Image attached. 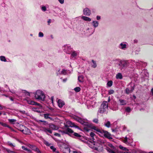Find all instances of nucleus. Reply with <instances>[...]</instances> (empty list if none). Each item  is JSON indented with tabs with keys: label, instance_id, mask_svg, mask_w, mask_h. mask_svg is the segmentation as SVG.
Listing matches in <instances>:
<instances>
[{
	"label": "nucleus",
	"instance_id": "nucleus-1",
	"mask_svg": "<svg viewBox=\"0 0 153 153\" xmlns=\"http://www.w3.org/2000/svg\"><path fill=\"white\" fill-rule=\"evenodd\" d=\"M108 103L106 101L102 103L98 111V113L103 114L107 113L108 110Z\"/></svg>",
	"mask_w": 153,
	"mask_h": 153
},
{
	"label": "nucleus",
	"instance_id": "nucleus-2",
	"mask_svg": "<svg viewBox=\"0 0 153 153\" xmlns=\"http://www.w3.org/2000/svg\"><path fill=\"white\" fill-rule=\"evenodd\" d=\"M33 94L36 99L43 101L44 100L45 97V95L42 91L38 90Z\"/></svg>",
	"mask_w": 153,
	"mask_h": 153
},
{
	"label": "nucleus",
	"instance_id": "nucleus-3",
	"mask_svg": "<svg viewBox=\"0 0 153 153\" xmlns=\"http://www.w3.org/2000/svg\"><path fill=\"white\" fill-rule=\"evenodd\" d=\"M83 142L88 144L91 148L96 150H98V148L95 146L94 141L85 139Z\"/></svg>",
	"mask_w": 153,
	"mask_h": 153
},
{
	"label": "nucleus",
	"instance_id": "nucleus-4",
	"mask_svg": "<svg viewBox=\"0 0 153 153\" xmlns=\"http://www.w3.org/2000/svg\"><path fill=\"white\" fill-rule=\"evenodd\" d=\"M133 60H131L130 61H120L118 63V65L120 66V68L122 70L126 68L128 66L129 62H133Z\"/></svg>",
	"mask_w": 153,
	"mask_h": 153
},
{
	"label": "nucleus",
	"instance_id": "nucleus-5",
	"mask_svg": "<svg viewBox=\"0 0 153 153\" xmlns=\"http://www.w3.org/2000/svg\"><path fill=\"white\" fill-rule=\"evenodd\" d=\"M108 146H109L106 147V149L109 153H117L118 152L115 147L110 143H108Z\"/></svg>",
	"mask_w": 153,
	"mask_h": 153
},
{
	"label": "nucleus",
	"instance_id": "nucleus-6",
	"mask_svg": "<svg viewBox=\"0 0 153 153\" xmlns=\"http://www.w3.org/2000/svg\"><path fill=\"white\" fill-rule=\"evenodd\" d=\"M62 48L64 51L67 53L70 54L72 52V48L69 45H65Z\"/></svg>",
	"mask_w": 153,
	"mask_h": 153
},
{
	"label": "nucleus",
	"instance_id": "nucleus-7",
	"mask_svg": "<svg viewBox=\"0 0 153 153\" xmlns=\"http://www.w3.org/2000/svg\"><path fill=\"white\" fill-rule=\"evenodd\" d=\"M123 142L126 144H130L133 142V139L129 136H126L124 139L123 140Z\"/></svg>",
	"mask_w": 153,
	"mask_h": 153
},
{
	"label": "nucleus",
	"instance_id": "nucleus-8",
	"mask_svg": "<svg viewBox=\"0 0 153 153\" xmlns=\"http://www.w3.org/2000/svg\"><path fill=\"white\" fill-rule=\"evenodd\" d=\"M128 47V44L126 42H122L118 45V48L122 50H125Z\"/></svg>",
	"mask_w": 153,
	"mask_h": 153
},
{
	"label": "nucleus",
	"instance_id": "nucleus-9",
	"mask_svg": "<svg viewBox=\"0 0 153 153\" xmlns=\"http://www.w3.org/2000/svg\"><path fill=\"white\" fill-rule=\"evenodd\" d=\"M101 134H103L104 137L109 139L111 140L112 138L111 135L106 131L102 130Z\"/></svg>",
	"mask_w": 153,
	"mask_h": 153
},
{
	"label": "nucleus",
	"instance_id": "nucleus-10",
	"mask_svg": "<svg viewBox=\"0 0 153 153\" xmlns=\"http://www.w3.org/2000/svg\"><path fill=\"white\" fill-rule=\"evenodd\" d=\"M83 14L87 16H89L91 14V10L88 8L86 7L83 10Z\"/></svg>",
	"mask_w": 153,
	"mask_h": 153
},
{
	"label": "nucleus",
	"instance_id": "nucleus-11",
	"mask_svg": "<svg viewBox=\"0 0 153 153\" xmlns=\"http://www.w3.org/2000/svg\"><path fill=\"white\" fill-rule=\"evenodd\" d=\"M73 135L74 136L77 138H79V139L83 142L85 139V138L82 136H81V135L76 133L74 132Z\"/></svg>",
	"mask_w": 153,
	"mask_h": 153
},
{
	"label": "nucleus",
	"instance_id": "nucleus-12",
	"mask_svg": "<svg viewBox=\"0 0 153 153\" xmlns=\"http://www.w3.org/2000/svg\"><path fill=\"white\" fill-rule=\"evenodd\" d=\"M27 101L28 104H29L33 105H37L39 106L40 107H42L40 104L38 103L37 102H35L34 101L31 100H27Z\"/></svg>",
	"mask_w": 153,
	"mask_h": 153
},
{
	"label": "nucleus",
	"instance_id": "nucleus-13",
	"mask_svg": "<svg viewBox=\"0 0 153 153\" xmlns=\"http://www.w3.org/2000/svg\"><path fill=\"white\" fill-rule=\"evenodd\" d=\"M66 134L68 135L71 136L73 135L74 132V131L71 128H67L66 129Z\"/></svg>",
	"mask_w": 153,
	"mask_h": 153
},
{
	"label": "nucleus",
	"instance_id": "nucleus-14",
	"mask_svg": "<svg viewBox=\"0 0 153 153\" xmlns=\"http://www.w3.org/2000/svg\"><path fill=\"white\" fill-rule=\"evenodd\" d=\"M133 62L135 63L137 65H142L143 66L145 67L146 65V63L142 62H137L133 60Z\"/></svg>",
	"mask_w": 153,
	"mask_h": 153
},
{
	"label": "nucleus",
	"instance_id": "nucleus-15",
	"mask_svg": "<svg viewBox=\"0 0 153 153\" xmlns=\"http://www.w3.org/2000/svg\"><path fill=\"white\" fill-rule=\"evenodd\" d=\"M59 108H62L65 105V102L61 100H58L57 102Z\"/></svg>",
	"mask_w": 153,
	"mask_h": 153
},
{
	"label": "nucleus",
	"instance_id": "nucleus-16",
	"mask_svg": "<svg viewBox=\"0 0 153 153\" xmlns=\"http://www.w3.org/2000/svg\"><path fill=\"white\" fill-rule=\"evenodd\" d=\"M67 124L68 126L71 127H75L76 128H79V127L75 125L73 123H72L70 121H68L67 122Z\"/></svg>",
	"mask_w": 153,
	"mask_h": 153
},
{
	"label": "nucleus",
	"instance_id": "nucleus-17",
	"mask_svg": "<svg viewBox=\"0 0 153 153\" xmlns=\"http://www.w3.org/2000/svg\"><path fill=\"white\" fill-rule=\"evenodd\" d=\"M91 23L93 26L95 28L98 27L99 25L98 22L96 20L93 21Z\"/></svg>",
	"mask_w": 153,
	"mask_h": 153
},
{
	"label": "nucleus",
	"instance_id": "nucleus-18",
	"mask_svg": "<svg viewBox=\"0 0 153 153\" xmlns=\"http://www.w3.org/2000/svg\"><path fill=\"white\" fill-rule=\"evenodd\" d=\"M30 148L37 153H41V152L36 146L33 145L31 146Z\"/></svg>",
	"mask_w": 153,
	"mask_h": 153
},
{
	"label": "nucleus",
	"instance_id": "nucleus-19",
	"mask_svg": "<svg viewBox=\"0 0 153 153\" xmlns=\"http://www.w3.org/2000/svg\"><path fill=\"white\" fill-rule=\"evenodd\" d=\"M56 74L57 75L61 74L65 75L66 74V70L63 69L61 71H60V70H59Z\"/></svg>",
	"mask_w": 153,
	"mask_h": 153
},
{
	"label": "nucleus",
	"instance_id": "nucleus-20",
	"mask_svg": "<svg viewBox=\"0 0 153 153\" xmlns=\"http://www.w3.org/2000/svg\"><path fill=\"white\" fill-rule=\"evenodd\" d=\"M22 132L24 134H27L30 133V130L27 128H25L22 130Z\"/></svg>",
	"mask_w": 153,
	"mask_h": 153
},
{
	"label": "nucleus",
	"instance_id": "nucleus-21",
	"mask_svg": "<svg viewBox=\"0 0 153 153\" xmlns=\"http://www.w3.org/2000/svg\"><path fill=\"white\" fill-rule=\"evenodd\" d=\"M49 127L50 128H51L53 130H56L58 128L57 126L53 124H49Z\"/></svg>",
	"mask_w": 153,
	"mask_h": 153
},
{
	"label": "nucleus",
	"instance_id": "nucleus-22",
	"mask_svg": "<svg viewBox=\"0 0 153 153\" xmlns=\"http://www.w3.org/2000/svg\"><path fill=\"white\" fill-rule=\"evenodd\" d=\"M81 19L84 21L88 22H90L91 20V19L86 16H82Z\"/></svg>",
	"mask_w": 153,
	"mask_h": 153
},
{
	"label": "nucleus",
	"instance_id": "nucleus-23",
	"mask_svg": "<svg viewBox=\"0 0 153 153\" xmlns=\"http://www.w3.org/2000/svg\"><path fill=\"white\" fill-rule=\"evenodd\" d=\"M91 67L93 68H96L97 66L96 62L94 60H91Z\"/></svg>",
	"mask_w": 153,
	"mask_h": 153
},
{
	"label": "nucleus",
	"instance_id": "nucleus-24",
	"mask_svg": "<svg viewBox=\"0 0 153 153\" xmlns=\"http://www.w3.org/2000/svg\"><path fill=\"white\" fill-rule=\"evenodd\" d=\"M119 102H120V104L121 105H124L126 104V101L122 99H119Z\"/></svg>",
	"mask_w": 153,
	"mask_h": 153
},
{
	"label": "nucleus",
	"instance_id": "nucleus-25",
	"mask_svg": "<svg viewBox=\"0 0 153 153\" xmlns=\"http://www.w3.org/2000/svg\"><path fill=\"white\" fill-rule=\"evenodd\" d=\"M84 77L83 76H79L78 77V79L79 82H82L83 81Z\"/></svg>",
	"mask_w": 153,
	"mask_h": 153
},
{
	"label": "nucleus",
	"instance_id": "nucleus-26",
	"mask_svg": "<svg viewBox=\"0 0 153 153\" xmlns=\"http://www.w3.org/2000/svg\"><path fill=\"white\" fill-rule=\"evenodd\" d=\"M134 88H132L130 90L128 88H126V94H128L130 93H131L134 90Z\"/></svg>",
	"mask_w": 153,
	"mask_h": 153
},
{
	"label": "nucleus",
	"instance_id": "nucleus-27",
	"mask_svg": "<svg viewBox=\"0 0 153 153\" xmlns=\"http://www.w3.org/2000/svg\"><path fill=\"white\" fill-rule=\"evenodd\" d=\"M116 78L117 79H121L122 78V75L121 73H119L116 75Z\"/></svg>",
	"mask_w": 153,
	"mask_h": 153
},
{
	"label": "nucleus",
	"instance_id": "nucleus-28",
	"mask_svg": "<svg viewBox=\"0 0 153 153\" xmlns=\"http://www.w3.org/2000/svg\"><path fill=\"white\" fill-rule=\"evenodd\" d=\"M71 52V55L72 56L75 57L77 56V53L75 51H72Z\"/></svg>",
	"mask_w": 153,
	"mask_h": 153
},
{
	"label": "nucleus",
	"instance_id": "nucleus-29",
	"mask_svg": "<svg viewBox=\"0 0 153 153\" xmlns=\"http://www.w3.org/2000/svg\"><path fill=\"white\" fill-rule=\"evenodd\" d=\"M97 142L99 143L100 144L102 145L104 144L105 143L104 141L103 140L100 139H98L97 140Z\"/></svg>",
	"mask_w": 153,
	"mask_h": 153
},
{
	"label": "nucleus",
	"instance_id": "nucleus-30",
	"mask_svg": "<svg viewBox=\"0 0 153 153\" xmlns=\"http://www.w3.org/2000/svg\"><path fill=\"white\" fill-rule=\"evenodd\" d=\"M49 114H44V117L46 119L49 118L51 120H52L53 119L52 118L49 116Z\"/></svg>",
	"mask_w": 153,
	"mask_h": 153
},
{
	"label": "nucleus",
	"instance_id": "nucleus-31",
	"mask_svg": "<svg viewBox=\"0 0 153 153\" xmlns=\"http://www.w3.org/2000/svg\"><path fill=\"white\" fill-rule=\"evenodd\" d=\"M22 149L23 150H25L29 153H30L31 152V151L30 149H27V148L25 147V146H22Z\"/></svg>",
	"mask_w": 153,
	"mask_h": 153
},
{
	"label": "nucleus",
	"instance_id": "nucleus-32",
	"mask_svg": "<svg viewBox=\"0 0 153 153\" xmlns=\"http://www.w3.org/2000/svg\"><path fill=\"white\" fill-rule=\"evenodd\" d=\"M0 124L4 127H6L9 128H11L8 125H7L6 124L0 122Z\"/></svg>",
	"mask_w": 153,
	"mask_h": 153
},
{
	"label": "nucleus",
	"instance_id": "nucleus-33",
	"mask_svg": "<svg viewBox=\"0 0 153 153\" xmlns=\"http://www.w3.org/2000/svg\"><path fill=\"white\" fill-rule=\"evenodd\" d=\"M8 120L12 124H14L16 121V120L15 119H8Z\"/></svg>",
	"mask_w": 153,
	"mask_h": 153
},
{
	"label": "nucleus",
	"instance_id": "nucleus-34",
	"mask_svg": "<svg viewBox=\"0 0 153 153\" xmlns=\"http://www.w3.org/2000/svg\"><path fill=\"white\" fill-rule=\"evenodd\" d=\"M110 123L109 121H108L106 123H105V126L108 128H109L110 126Z\"/></svg>",
	"mask_w": 153,
	"mask_h": 153
},
{
	"label": "nucleus",
	"instance_id": "nucleus-35",
	"mask_svg": "<svg viewBox=\"0 0 153 153\" xmlns=\"http://www.w3.org/2000/svg\"><path fill=\"white\" fill-rule=\"evenodd\" d=\"M64 152L65 153H70V149L69 148H65L64 150Z\"/></svg>",
	"mask_w": 153,
	"mask_h": 153
},
{
	"label": "nucleus",
	"instance_id": "nucleus-36",
	"mask_svg": "<svg viewBox=\"0 0 153 153\" xmlns=\"http://www.w3.org/2000/svg\"><path fill=\"white\" fill-rule=\"evenodd\" d=\"M0 60L2 61L6 62V60L5 57L3 56H0Z\"/></svg>",
	"mask_w": 153,
	"mask_h": 153
},
{
	"label": "nucleus",
	"instance_id": "nucleus-37",
	"mask_svg": "<svg viewBox=\"0 0 153 153\" xmlns=\"http://www.w3.org/2000/svg\"><path fill=\"white\" fill-rule=\"evenodd\" d=\"M33 110L35 111L38 112H40V111L39 110V108H32Z\"/></svg>",
	"mask_w": 153,
	"mask_h": 153
},
{
	"label": "nucleus",
	"instance_id": "nucleus-38",
	"mask_svg": "<svg viewBox=\"0 0 153 153\" xmlns=\"http://www.w3.org/2000/svg\"><path fill=\"white\" fill-rule=\"evenodd\" d=\"M81 89L79 87H76L74 88V91L76 92H78L80 91Z\"/></svg>",
	"mask_w": 153,
	"mask_h": 153
},
{
	"label": "nucleus",
	"instance_id": "nucleus-39",
	"mask_svg": "<svg viewBox=\"0 0 153 153\" xmlns=\"http://www.w3.org/2000/svg\"><path fill=\"white\" fill-rule=\"evenodd\" d=\"M8 145H9L10 146L12 147H14L15 146V144H13L10 142H8Z\"/></svg>",
	"mask_w": 153,
	"mask_h": 153
},
{
	"label": "nucleus",
	"instance_id": "nucleus-40",
	"mask_svg": "<svg viewBox=\"0 0 153 153\" xmlns=\"http://www.w3.org/2000/svg\"><path fill=\"white\" fill-rule=\"evenodd\" d=\"M112 85V82L111 81H108L107 83V85L109 87H111Z\"/></svg>",
	"mask_w": 153,
	"mask_h": 153
},
{
	"label": "nucleus",
	"instance_id": "nucleus-41",
	"mask_svg": "<svg viewBox=\"0 0 153 153\" xmlns=\"http://www.w3.org/2000/svg\"><path fill=\"white\" fill-rule=\"evenodd\" d=\"M119 148L120 149L126 151V150H127L128 149L127 148H126L125 147H123L122 146H120Z\"/></svg>",
	"mask_w": 153,
	"mask_h": 153
},
{
	"label": "nucleus",
	"instance_id": "nucleus-42",
	"mask_svg": "<svg viewBox=\"0 0 153 153\" xmlns=\"http://www.w3.org/2000/svg\"><path fill=\"white\" fill-rule=\"evenodd\" d=\"M41 129L40 130H41L43 131L45 133L46 132V131L47 128L45 127H42Z\"/></svg>",
	"mask_w": 153,
	"mask_h": 153
},
{
	"label": "nucleus",
	"instance_id": "nucleus-43",
	"mask_svg": "<svg viewBox=\"0 0 153 153\" xmlns=\"http://www.w3.org/2000/svg\"><path fill=\"white\" fill-rule=\"evenodd\" d=\"M38 36L40 37H42L44 36V34L43 33L40 32L39 33Z\"/></svg>",
	"mask_w": 153,
	"mask_h": 153
},
{
	"label": "nucleus",
	"instance_id": "nucleus-44",
	"mask_svg": "<svg viewBox=\"0 0 153 153\" xmlns=\"http://www.w3.org/2000/svg\"><path fill=\"white\" fill-rule=\"evenodd\" d=\"M42 10L43 11H45L46 10V8L45 6H43L41 7Z\"/></svg>",
	"mask_w": 153,
	"mask_h": 153
},
{
	"label": "nucleus",
	"instance_id": "nucleus-45",
	"mask_svg": "<svg viewBox=\"0 0 153 153\" xmlns=\"http://www.w3.org/2000/svg\"><path fill=\"white\" fill-rule=\"evenodd\" d=\"M90 135L93 139H94V137L95 136V135L94 133L91 132L90 134Z\"/></svg>",
	"mask_w": 153,
	"mask_h": 153
},
{
	"label": "nucleus",
	"instance_id": "nucleus-46",
	"mask_svg": "<svg viewBox=\"0 0 153 153\" xmlns=\"http://www.w3.org/2000/svg\"><path fill=\"white\" fill-rule=\"evenodd\" d=\"M48 132L51 134L52 133V131L50 128H47L46 133Z\"/></svg>",
	"mask_w": 153,
	"mask_h": 153
},
{
	"label": "nucleus",
	"instance_id": "nucleus-47",
	"mask_svg": "<svg viewBox=\"0 0 153 153\" xmlns=\"http://www.w3.org/2000/svg\"><path fill=\"white\" fill-rule=\"evenodd\" d=\"M50 148L51 149H52L54 152H55L56 150V148L53 146H51L50 147Z\"/></svg>",
	"mask_w": 153,
	"mask_h": 153
},
{
	"label": "nucleus",
	"instance_id": "nucleus-48",
	"mask_svg": "<svg viewBox=\"0 0 153 153\" xmlns=\"http://www.w3.org/2000/svg\"><path fill=\"white\" fill-rule=\"evenodd\" d=\"M126 110L127 112H130L131 111V109L129 107H128L126 108Z\"/></svg>",
	"mask_w": 153,
	"mask_h": 153
},
{
	"label": "nucleus",
	"instance_id": "nucleus-49",
	"mask_svg": "<svg viewBox=\"0 0 153 153\" xmlns=\"http://www.w3.org/2000/svg\"><path fill=\"white\" fill-rule=\"evenodd\" d=\"M114 93V91L113 90H109L108 91V94H113Z\"/></svg>",
	"mask_w": 153,
	"mask_h": 153
},
{
	"label": "nucleus",
	"instance_id": "nucleus-50",
	"mask_svg": "<svg viewBox=\"0 0 153 153\" xmlns=\"http://www.w3.org/2000/svg\"><path fill=\"white\" fill-rule=\"evenodd\" d=\"M93 121L94 123H98V120L97 118H95L94 119Z\"/></svg>",
	"mask_w": 153,
	"mask_h": 153
},
{
	"label": "nucleus",
	"instance_id": "nucleus-51",
	"mask_svg": "<svg viewBox=\"0 0 153 153\" xmlns=\"http://www.w3.org/2000/svg\"><path fill=\"white\" fill-rule=\"evenodd\" d=\"M45 144L47 146H49L51 144L50 143L48 142L47 141H45L44 142Z\"/></svg>",
	"mask_w": 153,
	"mask_h": 153
},
{
	"label": "nucleus",
	"instance_id": "nucleus-52",
	"mask_svg": "<svg viewBox=\"0 0 153 153\" xmlns=\"http://www.w3.org/2000/svg\"><path fill=\"white\" fill-rule=\"evenodd\" d=\"M61 132L62 134H66V133H67L66 129L64 131H61Z\"/></svg>",
	"mask_w": 153,
	"mask_h": 153
},
{
	"label": "nucleus",
	"instance_id": "nucleus-53",
	"mask_svg": "<svg viewBox=\"0 0 153 153\" xmlns=\"http://www.w3.org/2000/svg\"><path fill=\"white\" fill-rule=\"evenodd\" d=\"M96 131H97V132H98L99 133H102V131H101L100 129H98V128H97V129H96Z\"/></svg>",
	"mask_w": 153,
	"mask_h": 153
},
{
	"label": "nucleus",
	"instance_id": "nucleus-54",
	"mask_svg": "<svg viewBox=\"0 0 153 153\" xmlns=\"http://www.w3.org/2000/svg\"><path fill=\"white\" fill-rule=\"evenodd\" d=\"M54 135H55V136H57V137H60V135L58 133H55L54 134Z\"/></svg>",
	"mask_w": 153,
	"mask_h": 153
},
{
	"label": "nucleus",
	"instance_id": "nucleus-55",
	"mask_svg": "<svg viewBox=\"0 0 153 153\" xmlns=\"http://www.w3.org/2000/svg\"><path fill=\"white\" fill-rule=\"evenodd\" d=\"M96 19L97 20H99L101 19V17L99 16H97L96 17Z\"/></svg>",
	"mask_w": 153,
	"mask_h": 153
},
{
	"label": "nucleus",
	"instance_id": "nucleus-56",
	"mask_svg": "<svg viewBox=\"0 0 153 153\" xmlns=\"http://www.w3.org/2000/svg\"><path fill=\"white\" fill-rule=\"evenodd\" d=\"M58 1L61 4H63L64 3V0H58Z\"/></svg>",
	"mask_w": 153,
	"mask_h": 153
},
{
	"label": "nucleus",
	"instance_id": "nucleus-57",
	"mask_svg": "<svg viewBox=\"0 0 153 153\" xmlns=\"http://www.w3.org/2000/svg\"><path fill=\"white\" fill-rule=\"evenodd\" d=\"M51 22V19H49L48 21V25H50V24Z\"/></svg>",
	"mask_w": 153,
	"mask_h": 153
},
{
	"label": "nucleus",
	"instance_id": "nucleus-58",
	"mask_svg": "<svg viewBox=\"0 0 153 153\" xmlns=\"http://www.w3.org/2000/svg\"><path fill=\"white\" fill-rule=\"evenodd\" d=\"M39 121L40 122H43V123H47V121H44V120H39Z\"/></svg>",
	"mask_w": 153,
	"mask_h": 153
},
{
	"label": "nucleus",
	"instance_id": "nucleus-59",
	"mask_svg": "<svg viewBox=\"0 0 153 153\" xmlns=\"http://www.w3.org/2000/svg\"><path fill=\"white\" fill-rule=\"evenodd\" d=\"M26 95H27V96H30V94L29 92H26Z\"/></svg>",
	"mask_w": 153,
	"mask_h": 153
},
{
	"label": "nucleus",
	"instance_id": "nucleus-60",
	"mask_svg": "<svg viewBox=\"0 0 153 153\" xmlns=\"http://www.w3.org/2000/svg\"><path fill=\"white\" fill-rule=\"evenodd\" d=\"M78 121L79 122H80L81 123H83V121L81 119H79Z\"/></svg>",
	"mask_w": 153,
	"mask_h": 153
},
{
	"label": "nucleus",
	"instance_id": "nucleus-61",
	"mask_svg": "<svg viewBox=\"0 0 153 153\" xmlns=\"http://www.w3.org/2000/svg\"><path fill=\"white\" fill-rule=\"evenodd\" d=\"M67 78H65L63 79V81L64 82H66V81L67 80Z\"/></svg>",
	"mask_w": 153,
	"mask_h": 153
},
{
	"label": "nucleus",
	"instance_id": "nucleus-62",
	"mask_svg": "<svg viewBox=\"0 0 153 153\" xmlns=\"http://www.w3.org/2000/svg\"><path fill=\"white\" fill-rule=\"evenodd\" d=\"M3 109V106L0 105V110H2Z\"/></svg>",
	"mask_w": 153,
	"mask_h": 153
},
{
	"label": "nucleus",
	"instance_id": "nucleus-63",
	"mask_svg": "<svg viewBox=\"0 0 153 153\" xmlns=\"http://www.w3.org/2000/svg\"><path fill=\"white\" fill-rule=\"evenodd\" d=\"M53 97H51V100H52V102L53 103Z\"/></svg>",
	"mask_w": 153,
	"mask_h": 153
},
{
	"label": "nucleus",
	"instance_id": "nucleus-64",
	"mask_svg": "<svg viewBox=\"0 0 153 153\" xmlns=\"http://www.w3.org/2000/svg\"><path fill=\"white\" fill-rule=\"evenodd\" d=\"M20 112L23 114L25 113V111H20Z\"/></svg>",
	"mask_w": 153,
	"mask_h": 153
}]
</instances>
